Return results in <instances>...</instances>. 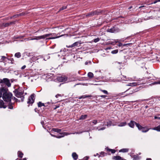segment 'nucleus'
I'll return each mask as SVG.
<instances>
[{
    "label": "nucleus",
    "mask_w": 160,
    "mask_h": 160,
    "mask_svg": "<svg viewBox=\"0 0 160 160\" xmlns=\"http://www.w3.org/2000/svg\"><path fill=\"white\" fill-rule=\"evenodd\" d=\"M1 58L0 59V62H4L5 60L6 59H8V58L5 56H1Z\"/></svg>",
    "instance_id": "obj_15"
},
{
    "label": "nucleus",
    "mask_w": 160,
    "mask_h": 160,
    "mask_svg": "<svg viewBox=\"0 0 160 160\" xmlns=\"http://www.w3.org/2000/svg\"><path fill=\"white\" fill-rule=\"evenodd\" d=\"M152 129L160 132V125L157 127L153 128Z\"/></svg>",
    "instance_id": "obj_22"
},
{
    "label": "nucleus",
    "mask_w": 160,
    "mask_h": 160,
    "mask_svg": "<svg viewBox=\"0 0 160 160\" xmlns=\"http://www.w3.org/2000/svg\"><path fill=\"white\" fill-rule=\"evenodd\" d=\"M67 77L63 76L58 77L57 79L59 82H62L66 81L67 80Z\"/></svg>",
    "instance_id": "obj_8"
},
{
    "label": "nucleus",
    "mask_w": 160,
    "mask_h": 160,
    "mask_svg": "<svg viewBox=\"0 0 160 160\" xmlns=\"http://www.w3.org/2000/svg\"><path fill=\"white\" fill-rule=\"evenodd\" d=\"M100 40V39L99 38H97L94 39V41L95 42H98Z\"/></svg>",
    "instance_id": "obj_40"
},
{
    "label": "nucleus",
    "mask_w": 160,
    "mask_h": 160,
    "mask_svg": "<svg viewBox=\"0 0 160 160\" xmlns=\"http://www.w3.org/2000/svg\"><path fill=\"white\" fill-rule=\"evenodd\" d=\"M10 25L9 24V22H8V23H2V27L3 26L4 27H8V26H9Z\"/></svg>",
    "instance_id": "obj_31"
},
{
    "label": "nucleus",
    "mask_w": 160,
    "mask_h": 160,
    "mask_svg": "<svg viewBox=\"0 0 160 160\" xmlns=\"http://www.w3.org/2000/svg\"><path fill=\"white\" fill-rule=\"evenodd\" d=\"M108 150L111 151L112 153H114L116 152V150L115 149H109Z\"/></svg>",
    "instance_id": "obj_37"
},
{
    "label": "nucleus",
    "mask_w": 160,
    "mask_h": 160,
    "mask_svg": "<svg viewBox=\"0 0 160 160\" xmlns=\"http://www.w3.org/2000/svg\"><path fill=\"white\" fill-rule=\"evenodd\" d=\"M23 153L20 151L18 152V156L19 158H22L23 157Z\"/></svg>",
    "instance_id": "obj_26"
},
{
    "label": "nucleus",
    "mask_w": 160,
    "mask_h": 160,
    "mask_svg": "<svg viewBox=\"0 0 160 160\" xmlns=\"http://www.w3.org/2000/svg\"><path fill=\"white\" fill-rule=\"evenodd\" d=\"M35 99V98L34 94H32L28 99L27 103L32 105L34 102Z\"/></svg>",
    "instance_id": "obj_6"
},
{
    "label": "nucleus",
    "mask_w": 160,
    "mask_h": 160,
    "mask_svg": "<svg viewBox=\"0 0 160 160\" xmlns=\"http://www.w3.org/2000/svg\"><path fill=\"white\" fill-rule=\"evenodd\" d=\"M104 154H105V153H104V152H101V155H102L103 156H104Z\"/></svg>",
    "instance_id": "obj_55"
},
{
    "label": "nucleus",
    "mask_w": 160,
    "mask_h": 160,
    "mask_svg": "<svg viewBox=\"0 0 160 160\" xmlns=\"http://www.w3.org/2000/svg\"><path fill=\"white\" fill-rule=\"evenodd\" d=\"M123 77L122 78H121V79L123 80V79H124V78H126V76H122Z\"/></svg>",
    "instance_id": "obj_53"
},
{
    "label": "nucleus",
    "mask_w": 160,
    "mask_h": 160,
    "mask_svg": "<svg viewBox=\"0 0 160 160\" xmlns=\"http://www.w3.org/2000/svg\"><path fill=\"white\" fill-rule=\"evenodd\" d=\"M144 7V6H140V7H139V8H141Z\"/></svg>",
    "instance_id": "obj_62"
},
{
    "label": "nucleus",
    "mask_w": 160,
    "mask_h": 160,
    "mask_svg": "<svg viewBox=\"0 0 160 160\" xmlns=\"http://www.w3.org/2000/svg\"><path fill=\"white\" fill-rule=\"evenodd\" d=\"M15 21L11 22H9L10 25H11L12 24H14L15 23Z\"/></svg>",
    "instance_id": "obj_45"
},
{
    "label": "nucleus",
    "mask_w": 160,
    "mask_h": 160,
    "mask_svg": "<svg viewBox=\"0 0 160 160\" xmlns=\"http://www.w3.org/2000/svg\"><path fill=\"white\" fill-rule=\"evenodd\" d=\"M8 90V89L6 87H2L0 88V98L2 97L3 94L5 93Z\"/></svg>",
    "instance_id": "obj_7"
},
{
    "label": "nucleus",
    "mask_w": 160,
    "mask_h": 160,
    "mask_svg": "<svg viewBox=\"0 0 160 160\" xmlns=\"http://www.w3.org/2000/svg\"><path fill=\"white\" fill-rule=\"evenodd\" d=\"M82 98H86V95H84L82 96Z\"/></svg>",
    "instance_id": "obj_52"
},
{
    "label": "nucleus",
    "mask_w": 160,
    "mask_h": 160,
    "mask_svg": "<svg viewBox=\"0 0 160 160\" xmlns=\"http://www.w3.org/2000/svg\"><path fill=\"white\" fill-rule=\"evenodd\" d=\"M112 122L110 121H109L107 122V126L108 127L110 126L111 125Z\"/></svg>",
    "instance_id": "obj_34"
},
{
    "label": "nucleus",
    "mask_w": 160,
    "mask_h": 160,
    "mask_svg": "<svg viewBox=\"0 0 160 160\" xmlns=\"http://www.w3.org/2000/svg\"><path fill=\"white\" fill-rule=\"evenodd\" d=\"M126 85L127 86H132V85L131 84V83H130L129 84H127Z\"/></svg>",
    "instance_id": "obj_54"
},
{
    "label": "nucleus",
    "mask_w": 160,
    "mask_h": 160,
    "mask_svg": "<svg viewBox=\"0 0 160 160\" xmlns=\"http://www.w3.org/2000/svg\"><path fill=\"white\" fill-rule=\"evenodd\" d=\"M26 66L25 65H24L22 67L21 69H23L26 68Z\"/></svg>",
    "instance_id": "obj_47"
},
{
    "label": "nucleus",
    "mask_w": 160,
    "mask_h": 160,
    "mask_svg": "<svg viewBox=\"0 0 160 160\" xmlns=\"http://www.w3.org/2000/svg\"><path fill=\"white\" fill-rule=\"evenodd\" d=\"M38 107H41L42 106H45V104L44 103H42L41 102H39L38 103Z\"/></svg>",
    "instance_id": "obj_28"
},
{
    "label": "nucleus",
    "mask_w": 160,
    "mask_h": 160,
    "mask_svg": "<svg viewBox=\"0 0 160 160\" xmlns=\"http://www.w3.org/2000/svg\"><path fill=\"white\" fill-rule=\"evenodd\" d=\"M136 123H138L135 122L134 121H131L129 123H128V124L130 127L133 128L134 127V124H135V125H136Z\"/></svg>",
    "instance_id": "obj_12"
},
{
    "label": "nucleus",
    "mask_w": 160,
    "mask_h": 160,
    "mask_svg": "<svg viewBox=\"0 0 160 160\" xmlns=\"http://www.w3.org/2000/svg\"><path fill=\"white\" fill-rule=\"evenodd\" d=\"M62 131L61 129H59L58 128H53L52 129V131H54L55 132H57L58 133H59V134L61 135H70L71 134V133H70L68 132H60Z\"/></svg>",
    "instance_id": "obj_4"
},
{
    "label": "nucleus",
    "mask_w": 160,
    "mask_h": 160,
    "mask_svg": "<svg viewBox=\"0 0 160 160\" xmlns=\"http://www.w3.org/2000/svg\"><path fill=\"white\" fill-rule=\"evenodd\" d=\"M52 36V33L46 34H44L42 35H41L40 36H35L36 37V40H39L41 39H44L46 38L49 36Z\"/></svg>",
    "instance_id": "obj_5"
},
{
    "label": "nucleus",
    "mask_w": 160,
    "mask_h": 160,
    "mask_svg": "<svg viewBox=\"0 0 160 160\" xmlns=\"http://www.w3.org/2000/svg\"><path fill=\"white\" fill-rule=\"evenodd\" d=\"M41 123L42 125H43L44 124V122L43 121H41Z\"/></svg>",
    "instance_id": "obj_56"
},
{
    "label": "nucleus",
    "mask_w": 160,
    "mask_h": 160,
    "mask_svg": "<svg viewBox=\"0 0 160 160\" xmlns=\"http://www.w3.org/2000/svg\"><path fill=\"white\" fill-rule=\"evenodd\" d=\"M12 96V93L8 92V91L2 95V98L3 100L6 102H9L11 101V98Z\"/></svg>",
    "instance_id": "obj_1"
},
{
    "label": "nucleus",
    "mask_w": 160,
    "mask_h": 160,
    "mask_svg": "<svg viewBox=\"0 0 160 160\" xmlns=\"http://www.w3.org/2000/svg\"><path fill=\"white\" fill-rule=\"evenodd\" d=\"M135 92L136 91H135V90L134 89H133V90H132L131 91H130V92L127 95H126V96L129 95H130V94H132L134 92Z\"/></svg>",
    "instance_id": "obj_35"
},
{
    "label": "nucleus",
    "mask_w": 160,
    "mask_h": 160,
    "mask_svg": "<svg viewBox=\"0 0 160 160\" xmlns=\"http://www.w3.org/2000/svg\"><path fill=\"white\" fill-rule=\"evenodd\" d=\"M60 96L59 94H57V95H56L55 97H56L57 98H58V96Z\"/></svg>",
    "instance_id": "obj_57"
},
{
    "label": "nucleus",
    "mask_w": 160,
    "mask_h": 160,
    "mask_svg": "<svg viewBox=\"0 0 160 160\" xmlns=\"http://www.w3.org/2000/svg\"><path fill=\"white\" fill-rule=\"evenodd\" d=\"M14 92L15 96L18 98L20 97L23 95L22 92L19 91L16 89L15 90Z\"/></svg>",
    "instance_id": "obj_10"
},
{
    "label": "nucleus",
    "mask_w": 160,
    "mask_h": 160,
    "mask_svg": "<svg viewBox=\"0 0 160 160\" xmlns=\"http://www.w3.org/2000/svg\"><path fill=\"white\" fill-rule=\"evenodd\" d=\"M15 56L17 58H20L21 57V53L19 52L16 53L15 54Z\"/></svg>",
    "instance_id": "obj_25"
},
{
    "label": "nucleus",
    "mask_w": 160,
    "mask_h": 160,
    "mask_svg": "<svg viewBox=\"0 0 160 160\" xmlns=\"http://www.w3.org/2000/svg\"><path fill=\"white\" fill-rule=\"evenodd\" d=\"M124 44L123 45H122V46H126L127 45H128V44Z\"/></svg>",
    "instance_id": "obj_59"
},
{
    "label": "nucleus",
    "mask_w": 160,
    "mask_h": 160,
    "mask_svg": "<svg viewBox=\"0 0 160 160\" xmlns=\"http://www.w3.org/2000/svg\"><path fill=\"white\" fill-rule=\"evenodd\" d=\"M132 158H133V159L135 160H137L139 159L140 158V157H139L138 155H134L132 156Z\"/></svg>",
    "instance_id": "obj_17"
},
{
    "label": "nucleus",
    "mask_w": 160,
    "mask_h": 160,
    "mask_svg": "<svg viewBox=\"0 0 160 160\" xmlns=\"http://www.w3.org/2000/svg\"><path fill=\"white\" fill-rule=\"evenodd\" d=\"M129 151V149L128 148H123L119 151V152H128Z\"/></svg>",
    "instance_id": "obj_18"
},
{
    "label": "nucleus",
    "mask_w": 160,
    "mask_h": 160,
    "mask_svg": "<svg viewBox=\"0 0 160 160\" xmlns=\"http://www.w3.org/2000/svg\"><path fill=\"white\" fill-rule=\"evenodd\" d=\"M112 159L114 160H122V158L119 156H114L112 158Z\"/></svg>",
    "instance_id": "obj_14"
},
{
    "label": "nucleus",
    "mask_w": 160,
    "mask_h": 160,
    "mask_svg": "<svg viewBox=\"0 0 160 160\" xmlns=\"http://www.w3.org/2000/svg\"><path fill=\"white\" fill-rule=\"evenodd\" d=\"M98 12L96 11L90 12L86 14V16L88 17H92L95 15L98 14Z\"/></svg>",
    "instance_id": "obj_9"
},
{
    "label": "nucleus",
    "mask_w": 160,
    "mask_h": 160,
    "mask_svg": "<svg viewBox=\"0 0 160 160\" xmlns=\"http://www.w3.org/2000/svg\"><path fill=\"white\" fill-rule=\"evenodd\" d=\"M0 84L2 87H4L3 86L4 85L8 87H10L11 86L10 80L7 78L0 79Z\"/></svg>",
    "instance_id": "obj_2"
},
{
    "label": "nucleus",
    "mask_w": 160,
    "mask_h": 160,
    "mask_svg": "<svg viewBox=\"0 0 160 160\" xmlns=\"http://www.w3.org/2000/svg\"><path fill=\"white\" fill-rule=\"evenodd\" d=\"M62 36V35H61V36H56L55 37H50L49 38H46V40H49V39H54L58 38H59L61 36Z\"/></svg>",
    "instance_id": "obj_24"
},
{
    "label": "nucleus",
    "mask_w": 160,
    "mask_h": 160,
    "mask_svg": "<svg viewBox=\"0 0 160 160\" xmlns=\"http://www.w3.org/2000/svg\"><path fill=\"white\" fill-rule=\"evenodd\" d=\"M131 84L132 85V86H136L138 85L137 83L136 82H133L131 83Z\"/></svg>",
    "instance_id": "obj_41"
},
{
    "label": "nucleus",
    "mask_w": 160,
    "mask_h": 160,
    "mask_svg": "<svg viewBox=\"0 0 160 160\" xmlns=\"http://www.w3.org/2000/svg\"><path fill=\"white\" fill-rule=\"evenodd\" d=\"M118 49L113 50L111 52V53L113 54H116L118 52Z\"/></svg>",
    "instance_id": "obj_33"
},
{
    "label": "nucleus",
    "mask_w": 160,
    "mask_h": 160,
    "mask_svg": "<svg viewBox=\"0 0 160 160\" xmlns=\"http://www.w3.org/2000/svg\"><path fill=\"white\" fill-rule=\"evenodd\" d=\"M30 40H36V37L35 36L33 38L30 39Z\"/></svg>",
    "instance_id": "obj_49"
},
{
    "label": "nucleus",
    "mask_w": 160,
    "mask_h": 160,
    "mask_svg": "<svg viewBox=\"0 0 160 160\" xmlns=\"http://www.w3.org/2000/svg\"><path fill=\"white\" fill-rule=\"evenodd\" d=\"M23 160H26V158H24L23 159Z\"/></svg>",
    "instance_id": "obj_64"
},
{
    "label": "nucleus",
    "mask_w": 160,
    "mask_h": 160,
    "mask_svg": "<svg viewBox=\"0 0 160 160\" xmlns=\"http://www.w3.org/2000/svg\"><path fill=\"white\" fill-rule=\"evenodd\" d=\"M87 117V115H82L80 117L79 119H84L86 118Z\"/></svg>",
    "instance_id": "obj_30"
},
{
    "label": "nucleus",
    "mask_w": 160,
    "mask_h": 160,
    "mask_svg": "<svg viewBox=\"0 0 160 160\" xmlns=\"http://www.w3.org/2000/svg\"><path fill=\"white\" fill-rule=\"evenodd\" d=\"M92 123H94L95 124H96L97 123V120H93L92 121Z\"/></svg>",
    "instance_id": "obj_43"
},
{
    "label": "nucleus",
    "mask_w": 160,
    "mask_h": 160,
    "mask_svg": "<svg viewBox=\"0 0 160 160\" xmlns=\"http://www.w3.org/2000/svg\"><path fill=\"white\" fill-rule=\"evenodd\" d=\"M151 77L150 76H149L148 75V73L147 75H146L145 76V77L143 78V80H147V79H149L151 78Z\"/></svg>",
    "instance_id": "obj_20"
},
{
    "label": "nucleus",
    "mask_w": 160,
    "mask_h": 160,
    "mask_svg": "<svg viewBox=\"0 0 160 160\" xmlns=\"http://www.w3.org/2000/svg\"><path fill=\"white\" fill-rule=\"evenodd\" d=\"M98 97L104 98L106 97V96L101 95L99 96Z\"/></svg>",
    "instance_id": "obj_44"
},
{
    "label": "nucleus",
    "mask_w": 160,
    "mask_h": 160,
    "mask_svg": "<svg viewBox=\"0 0 160 160\" xmlns=\"http://www.w3.org/2000/svg\"><path fill=\"white\" fill-rule=\"evenodd\" d=\"M105 127H103V128H102L99 129H98V130L99 131H100V130H104V129H105Z\"/></svg>",
    "instance_id": "obj_46"
},
{
    "label": "nucleus",
    "mask_w": 160,
    "mask_h": 160,
    "mask_svg": "<svg viewBox=\"0 0 160 160\" xmlns=\"http://www.w3.org/2000/svg\"><path fill=\"white\" fill-rule=\"evenodd\" d=\"M88 62H85V65H88Z\"/></svg>",
    "instance_id": "obj_61"
},
{
    "label": "nucleus",
    "mask_w": 160,
    "mask_h": 160,
    "mask_svg": "<svg viewBox=\"0 0 160 160\" xmlns=\"http://www.w3.org/2000/svg\"><path fill=\"white\" fill-rule=\"evenodd\" d=\"M82 96H81L80 97H79L78 98H79V99H82Z\"/></svg>",
    "instance_id": "obj_60"
},
{
    "label": "nucleus",
    "mask_w": 160,
    "mask_h": 160,
    "mask_svg": "<svg viewBox=\"0 0 160 160\" xmlns=\"http://www.w3.org/2000/svg\"><path fill=\"white\" fill-rule=\"evenodd\" d=\"M136 126L139 130L143 132H146L148 131L149 129L147 127H142L139 123H136Z\"/></svg>",
    "instance_id": "obj_3"
},
{
    "label": "nucleus",
    "mask_w": 160,
    "mask_h": 160,
    "mask_svg": "<svg viewBox=\"0 0 160 160\" xmlns=\"http://www.w3.org/2000/svg\"><path fill=\"white\" fill-rule=\"evenodd\" d=\"M72 156L74 160H76L78 158V155L75 152H73L72 153Z\"/></svg>",
    "instance_id": "obj_16"
},
{
    "label": "nucleus",
    "mask_w": 160,
    "mask_h": 160,
    "mask_svg": "<svg viewBox=\"0 0 160 160\" xmlns=\"http://www.w3.org/2000/svg\"><path fill=\"white\" fill-rule=\"evenodd\" d=\"M50 135H51V136H52V137H56V138H62V137H63L64 136V135L57 136V135H55L52 134L51 133H50Z\"/></svg>",
    "instance_id": "obj_19"
},
{
    "label": "nucleus",
    "mask_w": 160,
    "mask_h": 160,
    "mask_svg": "<svg viewBox=\"0 0 160 160\" xmlns=\"http://www.w3.org/2000/svg\"><path fill=\"white\" fill-rule=\"evenodd\" d=\"M88 77L90 78H92L93 77V73L91 72H88Z\"/></svg>",
    "instance_id": "obj_29"
},
{
    "label": "nucleus",
    "mask_w": 160,
    "mask_h": 160,
    "mask_svg": "<svg viewBox=\"0 0 160 160\" xmlns=\"http://www.w3.org/2000/svg\"><path fill=\"white\" fill-rule=\"evenodd\" d=\"M122 45V43L121 42H119V44H118V46L119 47H120Z\"/></svg>",
    "instance_id": "obj_50"
},
{
    "label": "nucleus",
    "mask_w": 160,
    "mask_h": 160,
    "mask_svg": "<svg viewBox=\"0 0 160 160\" xmlns=\"http://www.w3.org/2000/svg\"><path fill=\"white\" fill-rule=\"evenodd\" d=\"M84 132V131H82L81 132H76L74 133H73L72 134H79L82 133L83 132Z\"/></svg>",
    "instance_id": "obj_39"
},
{
    "label": "nucleus",
    "mask_w": 160,
    "mask_h": 160,
    "mask_svg": "<svg viewBox=\"0 0 160 160\" xmlns=\"http://www.w3.org/2000/svg\"><path fill=\"white\" fill-rule=\"evenodd\" d=\"M101 91L105 94H108V91L106 90H101Z\"/></svg>",
    "instance_id": "obj_42"
},
{
    "label": "nucleus",
    "mask_w": 160,
    "mask_h": 160,
    "mask_svg": "<svg viewBox=\"0 0 160 160\" xmlns=\"http://www.w3.org/2000/svg\"><path fill=\"white\" fill-rule=\"evenodd\" d=\"M146 160H152V159L150 158H148L146 159Z\"/></svg>",
    "instance_id": "obj_63"
},
{
    "label": "nucleus",
    "mask_w": 160,
    "mask_h": 160,
    "mask_svg": "<svg viewBox=\"0 0 160 160\" xmlns=\"http://www.w3.org/2000/svg\"><path fill=\"white\" fill-rule=\"evenodd\" d=\"M23 15H24L23 13H19V14L13 15V18H16L18 17Z\"/></svg>",
    "instance_id": "obj_27"
},
{
    "label": "nucleus",
    "mask_w": 160,
    "mask_h": 160,
    "mask_svg": "<svg viewBox=\"0 0 160 160\" xmlns=\"http://www.w3.org/2000/svg\"><path fill=\"white\" fill-rule=\"evenodd\" d=\"M59 107L58 106H55V107L54 108V109L55 110L57 108H58Z\"/></svg>",
    "instance_id": "obj_48"
},
{
    "label": "nucleus",
    "mask_w": 160,
    "mask_h": 160,
    "mask_svg": "<svg viewBox=\"0 0 160 160\" xmlns=\"http://www.w3.org/2000/svg\"><path fill=\"white\" fill-rule=\"evenodd\" d=\"M86 98H90L92 97V96L91 95H86Z\"/></svg>",
    "instance_id": "obj_51"
},
{
    "label": "nucleus",
    "mask_w": 160,
    "mask_h": 160,
    "mask_svg": "<svg viewBox=\"0 0 160 160\" xmlns=\"http://www.w3.org/2000/svg\"><path fill=\"white\" fill-rule=\"evenodd\" d=\"M152 84L153 85L158 84H160V81H158L157 82H154L153 83H152Z\"/></svg>",
    "instance_id": "obj_36"
},
{
    "label": "nucleus",
    "mask_w": 160,
    "mask_h": 160,
    "mask_svg": "<svg viewBox=\"0 0 160 160\" xmlns=\"http://www.w3.org/2000/svg\"><path fill=\"white\" fill-rule=\"evenodd\" d=\"M67 8V6H63L59 9L58 12H59L61 10L65 9H66Z\"/></svg>",
    "instance_id": "obj_32"
},
{
    "label": "nucleus",
    "mask_w": 160,
    "mask_h": 160,
    "mask_svg": "<svg viewBox=\"0 0 160 160\" xmlns=\"http://www.w3.org/2000/svg\"><path fill=\"white\" fill-rule=\"evenodd\" d=\"M157 2V0H155L154 1V2H153V3L155 4Z\"/></svg>",
    "instance_id": "obj_58"
},
{
    "label": "nucleus",
    "mask_w": 160,
    "mask_h": 160,
    "mask_svg": "<svg viewBox=\"0 0 160 160\" xmlns=\"http://www.w3.org/2000/svg\"><path fill=\"white\" fill-rule=\"evenodd\" d=\"M7 106L4 104L3 101L2 100H0V108H5Z\"/></svg>",
    "instance_id": "obj_13"
},
{
    "label": "nucleus",
    "mask_w": 160,
    "mask_h": 160,
    "mask_svg": "<svg viewBox=\"0 0 160 160\" xmlns=\"http://www.w3.org/2000/svg\"><path fill=\"white\" fill-rule=\"evenodd\" d=\"M9 104L8 105V108L10 109H12L13 108V107L12 106V104H13L9 102Z\"/></svg>",
    "instance_id": "obj_23"
},
{
    "label": "nucleus",
    "mask_w": 160,
    "mask_h": 160,
    "mask_svg": "<svg viewBox=\"0 0 160 160\" xmlns=\"http://www.w3.org/2000/svg\"><path fill=\"white\" fill-rule=\"evenodd\" d=\"M81 44V42L79 41H78L76 42L73 43V44L71 45H69V46H67V47L69 48H72L73 47H74L75 46H77L78 45V44Z\"/></svg>",
    "instance_id": "obj_11"
},
{
    "label": "nucleus",
    "mask_w": 160,
    "mask_h": 160,
    "mask_svg": "<svg viewBox=\"0 0 160 160\" xmlns=\"http://www.w3.org/2000/svg\"><path fill=\"white\" fill-rule=\"evenodd\" d=\"M108 32H114V28H111L110 29H109L108 30Z\"/></svg>",
    "instance_id": "obj_38"
},
{
    "label": "nucleus",
    "mask_w": 160,
    "mask_h": 160,
    "mask_svg": "<svg viewBox=\"0 0 160 160\" xmlns=\"http://www.w3.org/2000/svg\"><path fill=\"white\" fill-rule=\"evenodd\" d=\"M126 122H122L120 123V124H118V126L119 127H123L125 126L126 125Z\"/></svg>",
    "instance_id": "obj_21"
}]
</instances>
